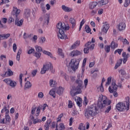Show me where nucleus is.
Returning a JSON list of instances; mask_svg holds the SVG:
<instances>
[{
  "label": "nucleus",
  "instance_id": "nucleus-2",
  "mask_svg": "<svg viewBox=\"0 0 130 130\" xmlns=\"http://www.w3.org/2000/svg\"><path fill=\"white\" fill-rule=\"evenodd\" d=\"M58 30V37L60 39H68V36L64 34V31L70 29L69 26H67L64 23L59 22L56 26Z\"/></svg>",
  "mask_w": 130,
  "mask_h": 130
},
{
  "label": "nucleus",
  "instance_id": "nucleus-25",
  "mask_svg": "<svg viewBox=\"0 0 130 130\" xmlns=\"http://www.w3.org/2000/svg\"><path fill=\"white\" fill-rule=\"evenodd\" d=\"M32 87V84H31V82L30 81H27L24 85V88L25 89H30Z\"/></svg>",
  "mask_w": 130,
  "mask_h": 130
},
{
  "label": "nucleus",
  "instance_id": "nucleus-39",
  "mask_svg": "<svg viewBox=\"0 0 130 130\" xmlns=\"http://www.w3.org/2000/svg\"><path fill=\"white\" fill-rule=\"evenodd\" d=\"M122 63V60H119L117 63H116L115 66L114 67L115 70H116L118 68V67H120V65Z\"/></svg>",
  "mask_w": 130,
  "mask_h": 130
},
{
  "label": "nucleus",
  "instance_id": "nucleus-44",
  "mask_svg": "<svg viewBox=\"0 0 130 130\" xmlns=\"http://www.w3.org/2000/svg\"><path fill=\"white\" fill-rule=\"evenodd\" d=\"M85 29L87 33H90L91 32V28H90L88 25L85 26Z\"/></svg>",
  "mask_w": 130,
  "mask_h": 130
},
{
  "label": "nucleus",
  "instance_id": "nucleus-12",
  "mask_svg": "<svg viewBox=\"0 0 130 130\" xmlns=\"http://www.w3.org/2000/svg\"><path fill=\"white\" fill-rule=\"evenodd\" d=\"M43 53L44 54H46V55H48V56H49L50 58H52L54 60H56V57L53 56V55H52V53L51 52L46 51V50H43Z\"/></svg>",
  "mask_w": 130,
  "mask_h": 130
},
{
  "label": "nucleus",
  "instance_id": "nucleus-43",
  "mask_svg": "<svg viewBox=\"0 0 130 130\" xmlns=\"http://www.w3.org/2000/svg\"><path fill=\"white\" fill-rule=\"evenodd\" d=\"M121 52H122V49H118L117 50H116L114 52V54H116V53H118V54L121 55Z\"/></svg>",
  "mask_w": 130,
  "mask_h": 130
},
{
  "label": "nucleus",
  "instance_id": "nucleus-3",
  "mask_svg": "<svg viewBox=\"0 0 130 130\" xmlns=\"http://www.w3.org/2000/svg\"><path fill=\"white\" fill-rule=\"evenodd\" d=\"M77 84H78V86L76 88H73L71 90L70 93L71 96H76L77 94H81L82 93V85H83V80L77 79L76 80Z\"/></svg>",
  "mask_w": 130,
  "mask_h": 130
},
{
  "label": "nucleus",
  "instance_id": "nucleus-14",
  "mask_svg": "<svg viewBox=\"0 0 130 130\" xmlns=\"http://www.w3.org/2000/svg\"><path fill=\"white\" fill-rule=\"evenodd\" d=\"M81 69V74L78 75V80L83 81V79H84V73L85 72V66H82Z\"/></svg>",
  "mask_w": 130,
  "mask_h": 130
},
{
  "label": "nucleus",
  "instance_id": "nucleus-64",
  "mask_svg": "<svg viewBox=\"0 0 130 130\" xmlns=\"http://www.w3.org/2000/svg\"><path fill=\"white\" fill-rule=\"evenodd\" d=\"M9 65L10 67H13L14 66V61L12 60H9L8 61Z\"/></svg>",
  "mask_w": 130,
  "mask_h": 130
},
{
  "label": "nucleus",
  "instance_id": "nucleus-62",
  "mask_svg": "<svg viewBox=\"0 0 130 130\" xmlns=\"http://www.w3.org/2000/svg\"><path fill=\"white\" fill-rule=\"evenodd\" d=\"M88 79H86L84 81V87L85 88H87V85H88Z\"/></svg>",
  "mask_w": 130,
  "mask_h": 130
},
{
  "label": "nucleus",
  "instance_id": "nucleus-8",
  "mask_svg": "<svg viewBox=\"0 0 130 130\" xmlns=\"http://www.w3.org/2000/svg\"><path fill=\"white\" fill-rule=\"evenodd\" d=\"M50 15L48 14H46L40 17V20L42 23L45 25H48L49 23Z\"/></svg>",
  "mask_w": 130,
  "mask_h": 130
},
{
  "label": "nucleus",
  "instance_id": "nucleus-48",
  "mask_svg": "<svg viewBox=\"0 0 130 130\" xmlns=\"http://www.w3.org/2000/svg\"><path fill=\"white\" fill-rule=\"evenodd\" d=\"M129 4H130V0H125L124 7H125V8H126L127 6L129 5Z\"/></svg>",
  "mask_w": 130,
  "mask_h": 130
},
{
  "label": "nucleus",
  "instance_id": "nucleus-60",
  "mask_svg": "<svg viewBox=\"0 0 130 130\" xmlns=\"http://www.w3.org/2000/svg\"><path fill=\"white\" fill-rule=\"evenodd\" d=\"M89 50H90V49L88 48V47H85L84 49V53H88Z\"/></svg>",
  "mask_w": 130,
  "mask_h": 130
},
{
  "label": "nucleus",
  "instance_id": "nucleus-28",
  "mask_svg": "<svg viewBox=\"0 0 130 130\" xmlns=\"http://www.w3.org/2000/svg\"><path fill=\"white\" fill-rule=\"evenodd\" d=\"M97 5H98L97 2H93L91 3L89 5V9H90V10H93V9H94V8H96V7L97 6Z\"/></svg>",
  "mask_w": 130,
  "mask_h": 130
},
{
  "label": "nucleus",
  "instance_id": "nucleus-9",
  "mask_svg": "<svg viewBox=\"0 0 130 130\" xmlns=\"http://www.w3.org/2000/svg\"><path fill=\"white\" fill-rule=\"evenodd\" d=\"M117 88H118V86L116 85L115 81H112L111 83V86L109 87V91L110 93H113L114 91H116L117 90Z\"/></svg>",
  "mask_w": 130,
  "mask_h": 130
},
{
  "label": "nucleus",
  "instance_id": "nucleus-11",
  "mask_svg": "<svg viewBox=\"0 0 130 130\" xmlns=\"http://www.w3.org/2000/svg\"><path fill=\"white\" fill-rule=\"evenodd\" d=\"M103 25L102 27L101 30L102 32L104 33H107L108 30L109 29V24L107 23H103Z\"/></svg>",
  "mask_w": 130,
  "mask_h": 130
},
{
  "label": "nucleus",
  "instance_id": "nucleus-7",
  "mask_svg": "<svg viewBox=\"0 0 130 130\" xmlns=\"http://www.w3.org/2000/svg\"><path fill=\"white\" fill-rule=\"evenodd\" d=\"M3 81L4 83H6L7 85H8V86H10L11 88H16L17 86V82L10 78L4 79Z\"/></svg>",
  "mask_w": 130,
  "mask_h": 130
},
{
  "label": "nucleus",
  "instance_id": "nucleus-1",
  "mask_svg": "<svg viewBox=\"0 0 130 130\" xmlns=\"http://www.w3.org/2000/svg\"><path fill=\"white\" fill-rule=\"evenodd\" d=\"M111 104V101L107 99L106 96L100 95L98 102V107L91 106L84 111V116L88 119L96 116L99 113V108L102 109L105 106H108Z\"/></svg>",
  "mask_w": 130,
  "mask_h": 130
},
{
  "label": "nucleus",
  "instance_id": "nucleus-63",
  "mask_svg": "<svg viewBox=\"0 0 130 130\" xmlns=\"http://www.w3.org/2000/svg\"><path fill=\"white\" fill-rule=\"evenodd\" d=\"M14 20L13 19V18L9 17L8 20V23H9V24H11V23H12V22H14Z\"/></svg>",
  "mask_w": 130,
  "mask_h": 130
},
{
  "label": "nucleus",
  "instance_id": "nucleus-42",
  "mask_svg": "<svg viewBox=\"0 0 130 130\" xmlns=\"http://www.w3.org/2000/svg\"><path fill=\"white\" fill-rule=\"evenodd\" d=\"M122 55L123 58H126V59H127V58H128L129 57V56H130L129 54H126V53H125V52H123L122 54Z\"/></svg>",
  "mask_w": 130,
  "mask_h": 130
},
{
  "label": "nucleus",
  "instance_id": "nucleus-35",
  "mask_svg": "<svg viewBox=\"0 0 130 130\" xmlns=\"http://www.w3.org/2000/svg\"><path fill=\"white\" fill-rule=\"evenodd\" d=\"M49 94L51 96H52L53 98H55V91H54L53 89H52L50 90Z\"/></svg>",
  "mask_w": 130,
  "mask_h": 130
},
{
  "label": "nucleus",
  "instance_id": "nucleus-37",
  "mask_svg": "<svg viewBox=\"0 0 130 130\" xmlns=\"http://www.w3.org/2000/svg\"><path fill=\"white\" fill-rule=\"evenodd\" d=\"M78 129L80 130H86V126L83 123H80L79 125Z\"/></svg>",
  "mask_w": 130,
  "mask_h": 130
},
{
  "label": "nucleus",
  "instance_id": "nucleus-38",
  "mask_svg": "<svg viewBox=\"0 0 130 130\" xmlns=\"http://www.w3.org/2000/svg\"><path fill=\"white\" fill-rule=\"evenodd\" d=\"M50 121H47L44 125V128L45 130H49V125H50Z\"/></svg>",
  "mask_w": 130,
  "mask_h": 130
},
{
  "label": "nucleus",
  "instance_id": "nucleus-26",
  "mask_svg": "<svg viewBox=\"0 0 130 130\" xmlns=\"http://www.w3.org/2000/svg\"><path fill=\"white\" fill-rule=\"evenodd\" d=\"M112 79V77H109L107 78V81L105 84L106 87H108L110 85V84H111Z\"/></svg>",
  "mask_w": 130,
  "mask_h": 130
},
{
  "label": "nucleus",
  "instance_id": "nucleus-47",
  "mask_svg": "<svg viewBox=\"0 0 130 130\" xmlns=\"http://www.w3.org/2000/svg\"><path fill=\"white\" fill-rule=\"evenodd\" d=\"M35 56H36L37 58H40V56H41V53H40V52H36L35 53Z\"/></svg>",
  "mask_w": 130,
  "mask_h": 130
},
{
  "label": "nucleus",
  "instance_id": "nucleus-41",
  "mask_svg": "<svg viewBox=\"0 0 130 130\" xmlns=\"http://www.w3.org/2000/svg\"><path fill=\"white\" fill-rule=\"evenodd\" d=\"M45 37H41L40 39H39V42L41 44H43V43H44V42H45Z\"/></svg>",
  "mask_w": 130,
  "mask_h": 130
},
{
  "label": "nucleus",
  "instance_id": "nucleus-56",
  "mask_svg": "<svg viewBox=\"0 0 130 130\" xmlns=\"http://www.w3.org/2000/svg\"><path fill=\"white\" fill-rule=\"evenodd\" d=\"M105 51L106 52H109V51H110V46H106L105 47Z\"/></svg>",
  "mask_w": 130,
  "mask_h": 130
},
{
  "label": "nucleus",
  "instance_id": "nucleus-18",
  "mask_svg": "<svg viewBox=\"0 0 130 130\" xmlns=\"http://www.w3.org/2000/svg\"><path fill=\"white\" fill-rule=\"evenodd\" d=\"M62 10L66 13H70L73 11V8L66 6L65 5L62 6Z\"/></svg>",
  "mask_w": 130,
  "mask_h": 130
},
{
  "label": "nucleus",
  "instance_id": "nucleus-50",
  "mask_svg": "<svg viewBox=\"0 0 130 130\" xmlns=\"http://www.w3.org/2000/svg\"><path fill=\"white\" fill-rule=\"evenodd\" d=\"M41 110V108H40L39 107H38L37 108L36 113V116H38L39 115V114L40 113Z\"/></svg>",
  "mask_w": 130,
  "mask_h": 130
},
{
  "label": "nucleus",
  "instance_id": "nucleus-51",
  "mask_svg": "<svg viewBox=\"0 0 130 130\" xmlns=\"http://www.w3.org/2000/svg\"><path fill=\"white\" fill-rule=\"evenodd\" d=\"M36 112V107H33L31 108V112L32 115H34Z\"/></svg>",
  "mask_w": 130,
  "mask_h": 130
},
{
  "label": "nucleus",
  "instance_id": "nucleus-33",
  "mask_svg": "<svg viewBox=\"0 0 130 130\" xmlns=\"http://www.w3.org/2000/svg\"><path fill=\"white\" fill-rule=\"evenodd\" d=\"M5 123H7V122H10V121H11V117H10L9 114H6V115H5Z\"/></svg>",
  "mask_w": 130,
  "mask_h": 130
},
{
  "label": "nucleus",
  "instance_id": "nucleus-15",
  "mask_svg": "<svg viewBox=\"0 0 130 130\" xmlns=\"http://www.w3.org/2000/svg\"><path fill=\"white\" fill-rule=\"evenodd\" d=\"M85 47H87L89 50H93L94 47H95V44L91 43V42H88L85 44Z\"/></svg>",
  "mask_w": 130,
  "mask_h": 130
},
{
  "label": "nucleus",
  "instance_id": "nucleus-23",
  "mask_svg": "<svg viewBox=\"0 0 130 130\" xmlns=\"http://www.w3.org/2000/svg\"><path fill=\"white\" fill-rule=\"evenodd\" d=\"M70 23L72 25V28H75L76 26V20L74 18H70L69 20Z\"/></svg>",
  "mask_w": 130,
  "mask_h": 130
},
{
  "label": "nucleus",
  "instance_id": "nucleus-20",
  "mask_svg": "<svg viewBox=\"0 0 130 130\" xmlns=\"http://www.w3.org/2000/svg\"><path fill=\"white\" fill-rule=\"evenodd\" d=\"M30 14L31 11H30V9H25L24 10L23 16L25 18H29V17H30Z\"/></svg>",
  "mask_w": 130,
  "mask_h": 130
},
{
  "label": "nucleus",
  "instance_id": "nucleus-22",
  "mask_svg": "<svg viewBox=\"0 0 130 130\" xmlns=\"http://www.w3.org/2000/svg\"><path fill=\"white\" fill-rule=\"evenodd\" d=\"M75 100L77 103V105H78L79 107H81V106H82V98H77V99L76 100L75 99Z\"/></svg>",
  "mask_w": 130,
  "mask_h": 130
},
{
  "label": "nucleus",
  "instance_id": "nucleus-19",
  "mask_svg": "<svg viewBox=\"0 0 130 130\" xmlns=\"http://www.w3.org/2000/svg\"><path fill=\"white\" fill-rule=\"evenodd\" d=\"M64 88L61 86H59L56 89V93L58 95H61L63 93Z\"/></svg>",
  "mask_w": 130,
  "mask_h": 130
},
{
  "label": "nucleus",
  "instance_id": "nucleus-27",
  "mask_svg": "<svg viewBox=\"0 0 130 130\" xmlns=\"http://www.w3.org/2000/svg\"><path fill=\"white\" fill-rule=\"evenodd\" d=\"M7 75L8 77H11V76H13L14 75V72L11 71V69H8L7 71L5 73V76Z\"/></svg>",
  "mask_w": 130,
  "mask_h": 130
},
{
  "label": "nucleus",
  "instance_id": "nucleus-59",
  "mask_svg": "<svg viewBox=\"0 0 130 130\" xmlns=\"http://www.w3.org/2000/svg\"><path fill=\"white\" fill-rule=\"evenodd\" d=\"M110 110H111V106H109L107 107V109L106 110L105 113H108Z\"/></svg>",
  "mask_w": 130,
  "mask_h": 130
},
{
  "label": "nucleus",
  "instance_id": "nucleus-49",
  "mask_svg": "<svg viewBox=\"0 0 130 130\" xmlns=\"http://www.w3.org/2000/svg\"><path fill=\"white\" fill-rule=\"evenodd\" d=\"M38 98H40L41 99H42V98L44 97V94H43V92H39L38 94Z\"/></svg>",
  "mask_w": 130,
  "mask_h": 130
},
{
  "label": "nucleus",
  "instance_id": "nucleus-57",
  "mask_svg": "<svg viewBox=\"0 0 130 130\" xmlns=\"http://www.w3.org/2000/svg\"><path fill=\"white\" fill-rule=\"evenodd\" d=\"M73 107V102L72 101H69L68 108H72Z\"/></svg>",
  "mask_w": 130,
  "mask_h": 130
},
{
  "label": "nucleus",
  "instance_id": "nucleus-36",
  "mask_svg": "<svg viewBox=\"0 0 130 130\" xmlns=\"http://www.w3.org/2000/svg\"><path fill=\"white\" fill-rule=\"evenodd\" d=\"M97 89L99 91H101V92H104V88L103 87V84H102V83L97 86Z\"/></svg>",
  "mask_w": 130,
  "mask_h": 130
},
{
  "label": "nucleus",
  "instance_id": "nucleus-45",
  "mask_svg": "<svg viewBox=\"0 0 130 130\" xmlns=\"http://www.w3.org/2000/svg\"><path fill=\"white\" fill-rule=\"evenodd\" d=\"M119 74H120L121 75H122V76H125V75H126V72H125V71L121 69L119 71Z\"/></svg>",
  "mask_w": 130,
  "mask_h": 130
},
{
  "label": "nucleus",
  "instance_id": "nucleus-10",
  "mask_svg": "<svg viewBox=\"0 0 130 130\" xmlns=\"http://www.w3.org/2000/svg\"><path fill=\"white\" fill-rule=\"evenodd\" d=\"M20 13L21 10L20 9H18L16 7H13V10L12 11V15L13 16H15L16 18H19L18 16L20 15Z\"/></svg>",
  "mask_w": 130,
  "mask_h": 130
},
{
  "label": "nucleus",
  "instance_id": "nucleus-21",
  "mask_svg": "<svg viewBox=\"0 0 130 130\" xmlns=\"http://www.w3.org/2000/svg\"><path fill=\"white\" fill-rule=\"evenodd\" d=\"M80 41H77L71 47L72 49H75L77 48V47H78V46H80Z\"/></svg>",
  "mask_w": 130,
  "mask_h": 130
},
{
  "label": "nucleus",
  "instance_id": "nucleus-4",
  "mask_svg": "<svg viewBox=\"0 0 130 130\" xmlns=\"http://www.w3.org/2000/svg\"><path fill=\"white\" fill-rule=\"evenodd\" d=\"M80 61H81V59L73 58L69 62V67L71 68L73 72H76L77 70L79 69L80 66Z\"/></svg>",
  "mask_w": 130,
  "mask_h": 130
},
{
  "label": "nucleus",
  "instance_id": "nucleus-54",
  "mask_svg": "<svg viewBox=\"0 0 130 130\" xmlns=\"http://www.w3.org/2000/svg\"><path fill=\"white\" fill-rule=\"evenodd\" d=\"M41 119H35L34 120L33 123L34 124H36V123H38V122H41Z\"/></svg>",
  "mask_w": 130,
  "mask_h": 130
},
{
  "label": "nucleus",
  "instance_id": "nucleus-29",
  "mask_svg": "<svg viewBox=\"0 0 130 130\" xmlns=\"http://www.w3.org/2000/svg\"><path fill=\"white\" fill-rule=\"evenodd\" d=\"M5 115L9 114L10 113V111H9V109H7L6 107H5L1 111V113H5Z\"/></svg>",
  "mask_w": 130,
  "mask_h": 130
},
{
  "label": "nucleus",
  "instance_id": "nucleus-53",
  "mask_svg": "<svg viewBox=\"0 0 130 130\" xmlns=\"http://www.w3.org/2000/svg\"><path fill=\"white\" fill-rule=\"evenodd\" d=\"M37 70H34L31 72L32 77H35L37 74Z\"/></svg>",
  "mask_w": 130,
  "mask_h": 130
},
{
  "label": "nucleus",
  "instance_id": "nucleus-30",
  "mask_svg": "<svg viewBox=\"0 0 130 130\" xmlns=\"http://www.w3.org/2000/svg\"><path fill=\"white\" fill-rule=\"evenodd\" d=\"M49 85L50 87H55V85H56V82L53 79H50L49 81Z\"/></svg>",
  "mask_w": 130,
  "mask_h": 130
},
{
  "label": "nucleus",
  "instance_id": "nucleus-61",
  "mask_svg": "<svg viewBox=\"0 0 130 130\" xmlns=\"http://www.w3.org/2000/svg\"><path fill=\"white\" fill-rule=\"evenodd\" d=\"M34 49L33 48H31L28 51H27V53L28 54H31L32 53H33V52H34Z\"/></svg>",
  "mask_w": 130,
  "mask_h": 130
},
{
  "label": "nucleus",
  "instance_id": "nucleus-17",
  "mask_svg": "<svg viewBox=\"0 0 130 130\" xmlns=\"http://www.w3.org/2000/svg\"><path fill=\"white\" fill-rule=\"evenodd\" d=\"M19 20V17L16 18L15 25H16L17 26H18L19 27H21V26L23 25V22L24 20L23 19H21L20 20Z\"/></svg>",
  "mask_w": 130,
  "mask_h": 130
},
{
  "label": "nucleus",
  "instance_id": "nucleus-55",
  "mask_svg": "<svg viewBox=\"0 0 130 130\" xmlns=\"http://www.w3.org/2000/svg\"><path fill=\"white\" fill-rule=\"evenodd\" d=\"M13 49L14 52H16L17 51V44L16 43L13 44Z\"/></svg>",
  "mask_w": 130,
  "mask_h": 130
},
{
  "label": "nucleus",
  "instance_id": "nucleus-52",
  "mask_svg": "<svg viewBox=\"0 0 130 130\" xmlns=\"http://www.w3.org/2000/svg\"><path fill=\"white\" fill-rule=\"evenodd\" d=\"M62 116H63V114H61L58 116L57 122H59V121H61V117H62Z\"/></svg>",
  "mask_w": 130,
  "mask_h": 130
},
{
  "label": "nucleus",
  "instance_id": "nucleus-24",
  "mask_svg": "<svg viewBox=\"0 0 130 130\" xmlns=\"http://www.w3.org/2000/svg\"><path fill=\"white\" fill-rule=\"evenodd\" d=\"M57 53L58 55H59V56H61V57H62V58H63V57H64V54L63 53V52H62V49L58 48Z\"/></svg>",
  "mask_w": 130,
  "mask_h": 130
},
{
  "label": "nucleus",
  "instance_id": "nucleus-31",
  "mask_svg": "<svg viewBox=\"0 0 130 130\" xmlns=\"http://www.w3.org/2000/svg\"><path fill=\"white\" fill-rule=\"evenodd\" d=\"M118 46L117 43H115L114 41H112L111 43V47L112 49H114Z\"/></svg>",
  "mask_w": 130,
  "mask_h": 130
},
{
  "label": "nucleus",
  "instance_id": "nucleus-13",
  "mask_svg": "<svg viewBox=\"0 0 130 130\" xmlns=\"http://www.w3.org/2000/svg\"><path fill=\"white\" fill-rule=\"evenodd\" d=\"M82 54L78 50H73L70 53V56H72V57H74V56H77V55H80Z\"/></svg>",
  "mask_w": 130,
  "mask_h": 130
},
{
  "label": "nucleus",
  "instance_id": "nucleus-16",
  "mask_svg": "<svg viewBox=\"0 0 130 130\" xmlns=\"http://www.w3.org/2000/svg\"><path fill=\"white\" fill-rule=\"evenodd\" d=\"M125 28H126V25L124 22H121L118 25V30L120 31H123L125 30Z\"/></svg>",
  "mask_w": 130,
  "mask_h": 130
},
{
  "label": "nucleus",
  "instance_id": "nucleus-5",
  "mask_svg": "<svg viewBox=\"0 0 130 130\" xmlns=\"http://www.w3.org/2000/svg\"><path fill=\"white\" fill-rule=\"evenodd\" d=\"M116 108L118 111H127L129 109V103L127 102L125 103L119 102L116 105Z\"/></svg>",
  "mask_w": 130,
  "mask_h": 130
},
{
  "label": "nucleus",
  "instance_id": "nucleus-40",
  "mask_svg": "<svg viewBox=\"0 0 130 130\" xmlns=\"http://www.w3.org/2000/svg\"><path fill=\"white\" fill-rule=\"evenodd\" d=\"M100 4L102 6H104L105 5H107V4H108V0H101L100 2Z\"/></svg>",
  "mask_w": 130,
  "mask_h": 130
},
{
  "label": "nucleus",
  "instance_id": "nucleus-34",
  "mask_svg": "<svg viewBox=\"0 0 130 130\" xmlns=\"http://www.w3.org/2000/svg\"><path fill=\"white\" fill-rule=\"evenodd\" d=\"M60 75L62 77H64V78L65 79L66 81H69V76L67 75L66 73H63V72H61Z\"/></svg>",
  "mask_w": 130,
  "mask_h": 130
},
{
  "label": "nucleus",
  "instance_id": "nucleus-32",
  "mask_svg": "<svg viewBox=\"0 0 130 130\" xmlns=\"http://www.w3.org/2000/svg\"><path fill=\"white\" fill-rule=\"evenodd\" d=\"M35 48L36 51H37L38 52H41L42 51H43L42 50V47H41L40 46H38L37 45L35 46Z\"/></svg>",
  "mask_w": 130,
  "mask_h": 130
},
{
  "label": "nucleus",
  "instance_id": "nucleus-46",
  "mask_svg": "<svg viewBox=\"0 0 130 130\" xmlns=\"http://www.w3.org/2000/svg\"><path fill=\"white\" fill-rule=\"evenodd\" d=\"M59 128H60L61 130H63L66 128V126L62 123H60L59 124Z\"/></svg>",
  "mask_w": 130,
  "mask_h": 130
},
{
  "label": "nucleus",
  "instance_id": "nucleus-58",
  "mask_svg": "<svg viewBox=\"0 0 130 130\" xmlns=\"http://www.w3.org/2000/svg\"><path fill=\"white\" fill-rule=\"evenodd\" d=\"M83 104L84 105H87V104H88V100H87V97L85 96L84 97V101H83Z\"/></svg>",
  "mask_w": 130,
  "mask_h": 130
},
{
  "label": "nucleus",
  "instance_id": "nucleus-6",
  "mask_svg": "<svg viewBox=\"0 0 130 130\" xmlns=\"http://www.w3.org/2000/svg\"><path fill=\"white\" fill-rule=\"evenodd\" d=\"M52 69H53L52 66V63L50 62L47 63L43 65V67L42 68L41 70V74L42 75H44L48 71L50 70V71L52 70Z\"/></svg>",
  "mask_w": 130,
  "mask_h": 130
}]
</instances>
